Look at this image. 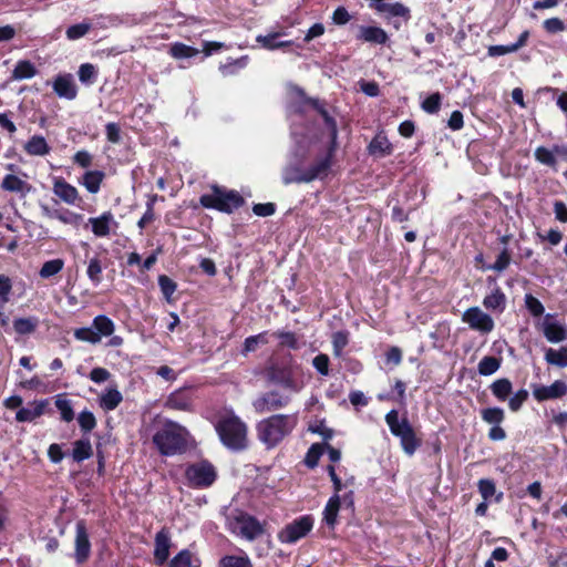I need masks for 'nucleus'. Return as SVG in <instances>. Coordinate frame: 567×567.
Returning a JSON list of instances; mask_svg holds the SVG:
<instances>
[{
	"mask_svg": "<svg viewBox=\"0 0 567 567\" xmlns=\"http://www.w3.org/2000/svg\"><path fill=\"white\" fill-rule=\"evenodd\" d=\"M297 421L293 414H274L257 423V437L267 449H274L293 431Z\"/></svg>",
	"mask_w": 567,
	"mask_h": 567,
	"instance_id": "1",
	"label": "nucleus"
},
{
	"mask_svg": "<svg viewBox=\"0 0 567 567\" xmlns=\"http://www.w3.org/2000/svg\"><path fill=\"white\" fill-rule=\"evenodd\" d=\"M188 431L174 421H165L153 435V443L162 455L172 456L183 453L187 446Z\"/></svg>",
	"mask_w": 567,
	"mask_h": 567,
	"instance_id": "2",
	"label": "nucleus"
},
{
	"mask_svg": "<svg viewBox=\"0 0 567 567\" xmlns=\"http://www.w3.org/2000/svg\"><path fill=\"white\" fill-rule=\"evenodd\" d=\"M215 429L227 449L241 451L247 447V425L234 413L220 416Z\"/></svg>",
	"mask_w": 567,
	"mask_h": 567,
	"instance_id": "3",
	"label": "nucleus"
},
{
	"mask_svg": "<svg viewBox=\"0 0 567 567\" xmlns=\"http://www.w3.org/2000/svg\"><path fill=\"white\" fill-rule=\"evenodd\" d=\"M384 420L391 434L400 440L403 452L408 456H412L421 446L422 441L417 437L408 417H400L399 411L390 410L385 414Z\"/></svg>",
	"mask_w": 567,
	"mask_h": 567,
	"instance_id": "4",
	"label": "nucleus"
},
{
	"mask_svg": "<svg viewBox=\"0 0 567 567\" xmlns=\"http://www.w3.org/2000/svg\"><path fill=\"white\" fill-rule=\"evenodd\" d=\"M200 204L206 208L230 214L244 204V198L236 190H225L213 186V193L203 195Z\"/></svg>",
	"mask_w": 567,
	"mask_h": 567,
	"instance_id": "5",
	"label": "nucleus"
},
{
	"mask_svg": "<svg viewBox=\"0 0 567 567\" xmlns=\"http://www.w3.org/2000/svg\"><path fill=\"white\" fill-rule=\"evenodd\" d=\"M295 375L296 367L291 363L274 362L266 368V377L270 382L279 384L293 392H298L301 386L297 382Z\"/></svg>",
	"mask_w": 567,
	"mask_h": 567,
	"instance_id": "6",
	"label": "nucleus"
},
{
	"mask_svg": "<svg viewBox=\"0 0 567 567\" xmlns=\"http://www.w3.org/2000/svg\"><path fill=\"white\" fill-rule=\"evenodd\" d=\"M233 533L241 536L247 540H254L264 534L261 524L252 516L238 513L229 520Z\"/></svg>",
	"mask_w": 567,
	"mask_h": 567,
	"instance_id": "7",
	"label": "nucleus"
},
{
	"mask_svg": "<svg viewBox=\"0 0 567 567\" xmlns=\"http://www.w3.org/2000/svg\"><path fill=\"white\" fill-rule=\"evenodd\" d=\"M185 475L190 486L202 488L210 486L217 476L215 467L206 461L189 465Z\"/></svg>",
	"mask_w": 567,
	"mask_h": 567,
	"instance_id": "8",
	"label": "nucleus"
},
{
	"mask_svg": "<svg viewBox=\"0 0 567 567\" xmlns=\"http://www.w3.org/2000/svg\"><path fill=\"white\" fill-rule=\"evenodd\" d=\"M313 526L311 516H301L293 522L287 524L279 533L278 539L284 544H293L303 538Z\"/></svg>",
	"mask_w": 567,
	"mask_h": 567,
	"instance_id": "9",
	"label": "nucleus"
},
{
	"mask_svg": "<svg viewBox=\"0 0 567 567\" xmlns=\"http://www.w3.org/2000/svg\"><path fill=\"white\" fill-rule=\"evenodd\" d=\"M462 321L467 323L472 330L482 334H487L494 330L495 323L493 318L478 307H471L464 311Z\"/></svg>",
	"mask_w": 567,
	"mask_h": 567,
	"instance_id": "10",
	"label": "nucleus"
},
{
	"mask_svg": "<svg viewBox=\"0 0 567 567\" xmlns=\"http://www.w3.org/2000/svg\"><path fill=\"white\" fill-rule=\"evenodd\" d=\"M288 403V396L280 394L278 391H269L256 398L252 401V408L257 413L265 414L280 410Z\"/></svg>",
	"mask_w": 567,
	"mask_h": 567,
	"instance_id": "11",
	"label": "nucleus"
},
{
	"mask_svg": "<svg viewBox=\"0 0 567 567\" xmlns=\"http://www.w3.org/2000/svg\"><path fill=\"white\" fill-rule=\"evenodd\" d=\"M530 388L534 399L538 402L560 399L567 393V383L563 380H556L550 385L534 383Z\"/></svg>",
	"mask_w": 567,
	"mask_h": 567,
	"instance_id": "12",
	"label": "nucleus"
},
{
	"mask_svg": "<svg viewBox=\"0 0 567 567\" xmlns=\"http://www.w3.org/2000/svg\"><path fill=\"white\" fill-rule=\"evenodd\" d=\"M542 331L546 340L550 343H559L567 340L566 324L553 320V315H546L540 324Z\"/></svg>",
	"mask_w": 567,
	"mask_h": 567,
	"instance_id": "13",
	"label": "nucleus"
},
{
	"mask_svg": "<svg viewBox=\"0 0 567 567\" xmlns=\"http://www.w3.org/2000/svg\"><path fill=\"white\" fill-rule=\"evenodd\" d=\"M52 190L56 197L68 205L74 206L81 202L78 189L62 177L54 178Z\"/></svg>",
	"mask_w": 567,
	"mask_h": 567,
	"instance_id": "14",
	"label": "nucleus"
},
{
	"mask_svg": "<svg viewBox=\"0 0 567 567\" xmlns=\"http://www.w3.org/2000/svg\"><path fill=\"white\" fill-rule=\"evenodd\" d=\"M91 551V543L84 522L80 520L76 523V535H75V559L79 564L85 561Z\"/></svg>",
	"mask_w": 567,
	"mask_h": 567,
	"instance_id": "15",
	"label": "nucleus"
},
{
	"mask_svg": "<svg viewBox=\"0 0 567 567\" xmlns=\"http://www.w3.org/2000/svg\"><path fill=\"white\" fill-rule=\"evenodd\" d=\"M52 86L54 93L61 99L74 100L78 95L76 85L70 73L59 74L54 79Z\"/></svg>",
	"mask_w": 567,
	"mask_h": 567,
	"instance_id": "16",
	"label": "nucleus"
},
{
	"mask_svg": "<svg viewBox=\"0 0 567 567\" xmlns=\"http://www.w3.org/2000/svg\"><path fill=\"white\" fill-rule=\"evenodd\" d=\"M171 536L167 529H161L155 536L154 558L157 565H163L169 556Z\"/></svg>",
	"mask_w": 567,
	"mask_h": 567,
	"instance_id": "17",
	"label": "nucleus"
},
{
	"mask_svg": "<svg viewBox=\"0 0 567 567\" xmlns=\"http://www.w3.org/2000/svg\"><path fill=\"white\" fill-rule=\"evenodd\" d=\"M165 406L177 411H192L193 399L190 392L185 389L177 390L167 398Z\"/></svg>",
	"mask_w": 567,
	"mask_h": 567,
	"instance_id": "18",
	"label": "nucleus"
},
{
	"mask_svg": "<svg viewBox=\"0 0 567 567\" xmlns=\"http://www.w3.org/2000/svg\"><path fill=\"white\" fill-rule=\"evenodd\" d=\"M357 38L374 44H385L389 40L388 33L382 28L372 25H361Z\"/></svg>",
	"mask_w": 567,
	"mask_h": 567,
	"instance_id": "19",
	"label": "nucleus"
},
{
	"mask_svg": "<svg viewBox=\"0 0 567 567\" xmlns=\"http://www.w3.org/2000/svg\"><path fill=\"white\" fill-rule=\"evenodd\" d=\"M375 12L383 16L386 20L403 18L406 22L410 19V9L400 2L380 4Z\"/></svg>",
	"mask_w": 567,
	"mask_h": 567,
	"instance_id": "20",
	"label": "nucleus"
},
{
	"mask_svg": "<svg viewBox=\"0 0 567 567\" xmlns=\"http://www.w3.org/2000/svg\"><path fill=\"white\" fill-rule=\"evenodd\" d=\"M45 406L47 401H34L29 403L17 412L16 420L18 422H32L44 413Z\"/></svg>",
	"mask_w": 567,
	"mask_h": 567,
	"instance_id": "21",
	"label": "nucleus"
},
{
	"mask_svg": "<svg viewBox=\"0 0 567 567\" xmlns=\"http://www.w3.org/2000/svg\"><path fill=\"white\" fill-rule=\"evenodd\" d=\"M1 187L7 192L17 193L22 196L27 195L32 189V186L29 183H27V181L22 179L21 177L14 174L6 175L2 179Z\"/></svg>",
	"mask_w": 567,
	"mask_h": 567,
	"instance_id": "22",
	"label": "nucleus"
},
{
	"mask_svg": "<svg viewBox=\"0 0 567 567\" xmlns=\"http://www.w3.org/2000/svg\"><path fill=\"white\" fill-rule=\"evenodd\" d=\"M332 150L320 158H318L307 171L308 183L317 178H322L328 174L331 165Z\"/></svg>",
	"mask_w": 567,
	"mask_h": 567,
	"instance_id": "23",
	"label": "nucleus"
},
{
	"mask_svg": "<svg viewBox=\"0 0 567 567\" xmlns=\"http://www.w3.org/2000/svg\"><path fill=\"white\" fill-rule=\"evenodd\" d=\"M114 221V216L111 212H105L99 217L89 218L92 226V231L97 237H105L110 234V225Z\"/></svg>",
	"mask_w": 567,
	"mask_h": 567,
	"instance_id": "24",
	"label": "nucleus"
},
{
	"mask_svg": "<svg viewBox=\"0 0 567 567\" xmlns=\"http://www.w3.org/2000/svg\"><path fill=\"white\" fill-rule=\"evenodd\" d=\"M341 506V497L337 494L331 496L323 511V522L333 529L337 525L338 513Z\"/></svg>",
	"mask_w": 567,
	"mask_h": 567,
	"instance_id": "25",
	"label": "nucleus"
},
{
	"mask_svg": "<svg viewBox=\"0 0 567 567\" xmlns=\"http://www.w3.org/2000/svg\"><path fill=\"white\" fill-rule=\"evenodd\" d=\"M24 151L32 156H44L50 153L51 147L41 135H33L24 145Z\"/></svg>",
	"mask_w": 567,
	"mask_h": 567,
	"instance_id": "26",
	"label": "nucleus"
},
{
	"mask_svg": "<svg viewBox=\"0 0 567 567\" xmlns=\"http://www.w3.org/2000/svg\"><path fill=\"white\" fill-rule=\"evenodd\" d=\"M483 306L488 310L503 312L506 307V296L496 287L489 295L485 296Z\"/></svg>",
	"mask_w": 567,
	"mask_h": 567,
	"instance_id": "27",
	"label": "nucleus"
},
{
	"mask_svg": "<svg viewBox=\"0 0 567 567\" xmlns=\"http://www.w3.org/2000/svg\"><path fill=\"white\" fill-rule=\"evenodd\" d=\"M284 184L308 183L307 171L297 165L289 164L282 171Z\"/></svg>",
	"mask_w": 567,
	"mask_h": 567,
	"instance_id": "28",
	"label": "nucleus"
},
{
	"mask_svg": "<svg viewBox=\"0 0 567 567\" xmlns=\"http://www.w3.org/2000/svg\"><path fill=\"white\" fill-rule=\"evenodd\" d=\"M122 401V393L116 388H110L100 396V406L105 411H112L116 409Z\"/></svg>",
	"mask_w": 567,
	"mask_h": 567,
	"instance_id": "29",
	"label": "nucleus"
},
{
	"mask_svg": "<svg viewBox=\"0 0 567 567\" xmlns=\"http://www.w3.org/2000/svg\"><path fill=\"white\" fill-rule=\"evenodd\" d=\"M545 360L548 364L559 368L567 367V346L560 347L558 350L548 348L545 352Z\"/></svg>",
	"mask_w": 567,
	"mask_h": 567,
	"instance_id": "30",
	"label": "nucleus"
},
{
	"mask_svg": "<svg viewBox=\"0 0 567 567\" xmlns=\"http://www.w3.org/2000/svg\"><path fill=\"white\" fill-rule=\"evenodd\" d=\"M489 389H491L493 395L497 400L505 401L509 398V395L513 391V385L508 379L502 378V379L494 381L491 384Z\"/></svg>",
	"mask_w": 567,
	"mask_h": 567,
	"instance_id": "31",
	"label": "nucleus"
},
{
	"mask_svg": "<svg viewBox=\"0 0 567 567\" xmlns=\"http://www.w3.org/2000/svg\"><path fill=\"white\" fill-rule=\"evenodd\" d=\"M370 154L379 157L391 154L392 146L385 136L377 135L369 144Z\"/></svg>",
	"mask_w": 567,
	"mask_h": 567,
	"instance_id": "32",
	"label": "nucleus"
},
{
	"mask_svg": "<svg viewBox=\"0 0 567 567\" xmlns=\"http://www.w3.org/2000/svg\"><path fill=\"white\" fill-rule=\"evenodd\" d=\"M92 327L95 330V332L100 334V340L102 339V337H110L111 334H113L115 329L113 321L109 317L103 315L96 316L93 319Z\"/></svg>",
	"mask_w": 567,
	"mask_h": 567,
	"instance_id": "33",
	"label": "nucleus"
},
{
	"mask_svg": "<svg viewBox=\"0 0 567 567\" xmlns=\"http://www.w3.org/2000/svg\"><path fill=\"white\" fill-rule=\"evenodd\" d=\"M103 177L104 174L100 171H89L82 177V185L91 194H96L100 190Z\"/></svg>",
	"mask_w": 567,
	"mask_h": 567,
	"instance_id": "34",
	"label": "nucleus"
},
{
	"mask_svg": "<svg viewBox=\"0 0 567 567\" xmlns=\"http://www.w3.org/2000/svg\"><path fill=\"white\" fill-rule=\"evenodd\" d=\"M279 35V32L269 33L267 35H258L256 41L267 50H276L291 45V41H277Z\"/></svg>",
	"mask_w": 567,
	"mask_h": 567,
	"instance_id": "35",
	"label": "nucleus"
},
{
	"mask_svg": "<svg viewBox=\"0 0 567 567\" xmlns=\"http://www.w3.org/2000/svg\"><path fill=\"white\" fill-rule=\"evenodd\" d=\"M39 320L35 317L17 318L13 320V329L20 336L30 334L35 331Z\"/></svg>",
	"mask_w": 567,
	"mask_h": 567,
	"instance_id": "36",
	"label": "nucleus"
},
{
	"mask_svg": "<svg viewBox=\"0 0 567 567\" xmlns=\"http://www.w3.org/2000/svg\"><path fill=\"white\" fill-rule=\"evenodd\" d=\"M37 74L35 66L28 60H21L17 63L13 72V80H25L31 79Z\"/></svg>",
	"mask_w": 567,
	"mask_h": 567,
	"instance_id": "37",
	"label": "nucleus"
},
{
	"mask_svg": "<svg viewBox=\"0 0 567 567\" xmlns=\"http://www.w3.org/2000/svg\"><path fill=\"white\" fill-rule=\"evenodd\" d=\"M92 445L90 440H78L74 442L72 456L75 462H82L84 460H87L92 456Z\"/></svg>",
	"mask_w": 567,
	"mask_h": 567,
	"instance_id": "38",
	"label": "nucleus"
},
{
	"mask_svg": "<svg viewBox=\"0 0 567 567\" xmlns=\"http://www.w3.org/2000/svg\"><path fill=\"white\" fill-rule=\"evenodd\" d=\"M268 342H269L268 332H261L256 336H250L245 339L241 353L244 355H247L248 353L256 351L259 346L267 344Z\"/></svg>",
	"mask_w": 567,
	"mask_h": 567,
	"instance_id": "39",
	"label": "nucleus"
},
{
	"mask_svg": "<svg viewBox=\"0 0 567 567\" xmlns=\"http://www.w3.org/2000/svg\"><path fill=\"white\" fill-rule=\"evenodd\" d=\"M64 267V261L60 258L45 261L39 270V276L42 279H49L58 275Z\"/></svg>",
	"mask_w": 567,
	"mask_h": 567,
	"instance_id": "40",
	"label": "nucleus"
},
{
	"mask_svg": "<svg viewBox=\"0 0 567 567\" xmlns=\"http://www.w3.org/2000/svg\"><path fill=\"white\" fill-rule=\"evenodd\" d=\"M535 159L546 166L557 169V159L554 156L551 148L538 146L534 152Z\"/></svg>",
	"mask_w": 567,
	"mask_h": 567,
	"instance_id": "41",
	"label": "nucleus"
},
{
	"mask_svg": "<svg viewBox=\"0 0 567 567\" xmlns=\"http://www.w3.org/2000/svg\"><path fill=\"white\" fill-rule=\"evenodd\" d=\"M482 420L491 425H501L505 420V412L501 408H487L481 411Z\"/></svg>",
	"mask_w": 567,
	"mask_h": 567,
	"instance_id": "42",
	"label": "nucleus"
},
{
	"mask_svg": "<svg viewBox=\"0 0 567 567\" xmlns=\"http://www.w3.org/2000/svg\"><path fill=\"white\" fill-rule=\"evenodd\" d=\"M501 367V359L496 357H484L478 363V373L481 375H492L494 374Z\"/></svg>",
	"mask_w": 567,
	"mask_h": 567,
	"instance_id": "43",
	"label": "nucleus"
},
{
	"mask_svg": "<svg viewBox=\"0 0 567 567\" xmlns=\"http://www.w3.org/2000/svg\"><path fill=\"white\" fill-rule=\"evenodd\" d=\"M311 104L313 105V107L320 113V115L322 116L326 125L328 126L329 131H330V136H331V141L332 143L336 142V138H337V123L336 121L333 120V117H331L328 112L322 107V105L319 103V101L317 100H312L311 101Z\"/></svg>",
	"mask_w": 567,
	"mask_h": 567,
	"instance_id": "44",
	"label": "nucleus"
},
{
	"mask_svg": "<svg viewBox=\"0 0 567 567\" xmlns=\"http://www.w3.org/2000/svg\"><path fill=\"white\" fill-rule=\"evenodd\" d=\"M280 340V347L297 350L300 348V342L296 333L290 331H276L274 334Z\"/></svg>",
	"mask_w": 567,
	"mask_h": 567,
	"instance_id": "45",
	"label": "nucleus"
},
{
	"mask_svg": "<svg viewBox=\"0 0 567 567\" xmlns=\"http://www.w3.org/2000/svg\"><path fill=\"white\" fill-rule=\"evenodd\" d=\"M102 265L97 257L89 260L86 275L94 286H97L102 281Z\"/></svg>",
	"mask_w": 567,
	"mask_h": 567,
	"instance_id": "46",
	"label": "nucleus"
},
{
	"mask_svg": "<svg viewBox=\"0 0 567 567\" xmlns=\"http://www.w3.org/2000/svg\"><path fill=\"white\" fill-rule=\"evenodd\" d=\"M219 567H252V564L247 555H227L220 559Z\"/></svg>",
	"mask_w": 567,
	"mask_h": 567,
	"instance_id": "47",
	"label": "nucleus"
},
{
	"mask_svg": "<svg viewBox=\"0 0 567 567\" xmlns=\"http://www.w3.org/2000/svg\"><path fill=\"white\" fill-rule=\"evenodd\" d=\"M169 52L175 59L193 58L199 53L197 49L179 42L174 43Z\"/></svg>",
	"mask_w": 567,
	"mask_h": 567,
	"instance_id": "48",
	"label": "nucleus"
},
{
	"mask_svg": "<svg viewBox=\"0 0 567 567\" xmlns=\"http://www.w3.org/2000/svg\"><path fill=\"white\" fill-rule=\"evenodd\" d=\"M74 338L79 341L89 342L92 344L100 342V334L95 332L93 327H84L74 330Z\"/></svg>",
	"mask_w": 567,
	"mask_h": 567,
	"instance_id": "49",
	"label": "nucleus"
},
{
	"mask_svg": "<svg viewBox=\"0 0 567 567\" xmlns=\"http://www.w3.org/2000/svg\"><path fill=\"white\" fill-rule=\"evenodd\" d=\"M55 406L63 421L71 422L74 419V412L70 400L59 398L55 401Z\"/></svg>",
	"mask_w": 567,
	"mask_h": 567,
	"instance_id": "50",
	"label": "nucleus"
},
{
	"mask_svg": "<svg viewBox=\"0 0 567 567\" xmlns=\"http://www.w3.org/2000/svg\"><path fill=\"white\" fill-rule=\"evenodd\" d=\"M11 289L12 284L10 278L4 275H0V310H2L9 302Z\"/></svg>",
	"mask_w": 567,
	"mask_h": 567,
	"instance_id": "51",
	"label": "nucleus"
},
{
	"mask_svg": "<svg viewBox=\"0 0 567 567\" xmlns=\"http://www.w3.org/2000/svg\"><path fill=\"white\" fill-rule=\"evenodd\" d=\"M158 286L165 299L169 301L172 296L176 291L177 285L166 275H161L158 277Z\"/></svg>",
	"mask_w": 567,
	"mask_h": 567,
	"instance_id": "52",
	"label": "nucleus"
},
{
	"mask_svg": "<svg viewBox=\"0 0 567 567\" xmlns=\"http://www.w3.org/2000/svg\"><path fill=\"white\" fill-rule=\"evenodd\" d=\"M91 30V23L82 22L74 25H71L66 30V38L69 40H78L84 37Z\"/></svg>",
	"mask_w": 567,
	"mask_h": 567,
	"instance_id": "53",
	"label": "nucleus"
},
{
	"mask_svg": "<svg viewBox=\"0 0 567 567\" xmlns=\"http://www.w3.org/2000/svg\"><path fill=\"white\" fill-rule=\"evenodd\" d=\"M78 422L83 432H90L96 426L95 416L90 411H82L78 416Z\"/></svg>",
	"mask_w": 567,
	"mask_h": 567,
	"instance_id": "54",
	"label": "nucleus"
},
{
	"mask_svg": "<svg viewBox=\"0 0 567 567\" xmlns=\"http://www.w3.org/2000/svg\"><path fill=\"white\" fill-rule=\"evenodd\" d=\"M79 79L84 84H92L96 76V69L91 63H84L79 69Z\"/></svg>",
	"mask_w": 567,
	"mask_h": 567,
	"instance_id": "55",
	"label": "nucleus"
},
{
	"mask_svg": "<svg viewBox=\"0 0 567 567\" xmlns=\"http://www.w3.org/2000/svg\"><path fill=\"white\" fill-rule=\"evenodd\" d=\"M528 399V391L525 389H520L515 392L511 398H508V408L513 412H517L520 410L524 402Z\"/></svg>",
	"mask_w": 567,
	"mask_h": 567,
	"instance_id": "56",
	"label": "nucleus"
},
{
	"mask_svg": "<svg viewBox=\"0 0 567 567\" xmlns=\"http://www.w3.org/2000/svg\"><path fill=\"white\" fill-rule=\"evenodd\" d=\"M511 262V254L507 247H504L503 250L498 254L495 262L489 267V269L502 272L504 271Z\"/></svg>",
	"mask_w": 567,
	"mask_h": 567,
	"instance_id": "57",
	"label": "nucleus"
},
{
	"mask_svg": "<svg viewBox=\"0 0 567 567\" xmlns=\"http://www.w3.org/2000/svg\"><path fill=\"white\" fill-rule=\"evenodd\" d=\"M525 306L527 310L530 312V315L534 317H539L545 311L543 303L532 295L525 296Z\"/></svg>",
	"mask_w": 567,
	"mask_h": 567,
	"instance_id": "58",
	"label": "nucleus"
},
{
	"mask_svg": "<svg viewBox=\"0 0 567 567\" xmlns=\"http://www.w3.org/2000/svg\"><path fill=\"white\" fill-rule=\"evenodd\" d=\"M348 344V333L343 331L334 332L332 336L333 354L340 357L342 350Z\"/></svg>",
	"mask_w": 567,
	"mask_h": 567,
	"instance_id": "59",
	"label": "nucleus"
},
{
	"mask_svg": "<svg viewBox=\"0 0 567 567\" xmlns=\"http://www.w3.org/2000/svg\"><path fill=\"white\" fill-rule=\"evenodd\" d=\"M441 95L440 93H433L422 102V109L430 114H434L440 110Z\"/></svg>",
	"mask_w": 567,
	"mask_h": 567,
	"instance_id": "60",
	"label": "nucleus"
},
{
	"mask_svg": "<svg viewBox=\"0 0 567 567\" xmlns=\"http://www.w3.org/2000/svg\"><path fill=\"white\" fill-rule=\"evenodd\" d=\"M323 447L320 444H312L311 447L308 450V453L306 455L305 463L308 467L313 468L317 466L318 461L322 454Z\"/></svg>",
	"mask_w": 567,
	"mask_h": 567,
	"instance_id": "61",
	"label": "nucleus"
},
{
	"mask_svg": "<svg viewBox=\"0 0 567 567\" xmlns=\"http://www.w3.org/2000/svg\"><path fill=\"white\" fill-rule=\"evenodd\" d=\"M192 554L189 550H181L169 563L168 567H190Z\"/></svg>",
	"mask_w": 567,
	"mask_h": 567,
	"instance_id": "62",
	"label": "nucleus"
},
{
	"mask_svg": "<svg viewBox=\"0 0 567 567\" xmlns=\"http://www.w3.org/2000/svg\"><path fill=\"white\" fill-rule=\"evenodd\" d=\"M329 363L330 359L327 354L320 353L317 357L312 359V365L313 368L321 374V375H328L329 374Z\"/></svg>",
	"mask_w": 567,
	"mask_h": 567,
	"instance_id": "63",
	"label": "nucleus"
},
{
	"mask_svg": "<svg viewBox=\"0 0 567 567\" xmlns=\"http://www.w3.org/2000/svg\"><path fill=\"white\" fill-rule=\"evenodd\" d=\"M82 218L83 217L80 214L70 212L68 209H60L56 219L65 225H79Z\"/></svg>",
	"mask_w": 567,
	"mask_h": 567,
	"instance_id": "64",
	"label": "nucleus"
}]
</instances>
